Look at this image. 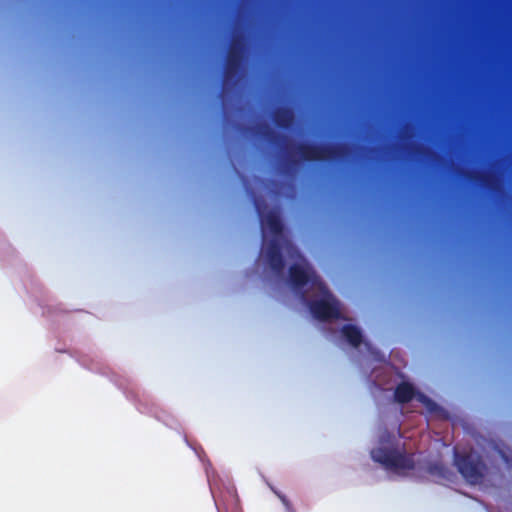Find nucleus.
Segmentation results:
<instances>
[{"label": "nucleus", "instance_id": "10", "mask_svg": "<svg viewBox=\"0 0 512 512\" xmlns=\"http://www.w3.org/2000/svg\"><path fill=\"white\" fill-rule=\"evenodd\" d=\"M293 112L287 107L277 108L273 113L275 124L283 129L289 128L293 123Z\"/></svg>", "mask_w": 512, "mask_h": 512}, {"label": "nucleus", "instance_id": "3", "mask_svg": "<svg viewBox=\"0 0 512 512\" xmlns=\"http://www.w3.org/2000/svg\"><path fill=\"white\" fill-rule=\"evenodd\" d=\"M371 457L387 470L405 473L415 468L414 453L399 451L395 448L377 447L371 451Z\"/></svg>", "mask_w": 512, "mask_h": 512}, {"label": "nucleus", "instance_id": "9", "mask_svg": "<svg viewBox=\"0 0 512 512\" xmlns=\"http://www.w3.org/2000/svg\"><path fill=\"white\" fill-rule=\"evenodd\" d=\"M416 396V391L412 384L408 382L400 383L394 392L395 400L400 404L410 402Z\"/></svg>", "mask_w": 512, "mask_h": 512}, {"label": "nucleus", "instance_id": "2", "mask_svg": "<svg viewBox=\"0 0 512 512\" xmlns=\"http://www.w3.org/2000/svg\"><path fill=\"white\" fill-rule=\"evenodd\" d=\"M288 252L292 258L299 260L289 268V280L294 290L300 291L306 285L311 289H323L324 282L317 275L314 269L308 264L299 250L293 245H289Z\"/></svg>", "mask_w": 512, "mask_h": 512}, {"label": "nucleus", "instance_id": "16", "mask_svg": "<svg viewBox=\"0 0 512 512\" xmlns=\"http://www.w3.org/2000/svg\"><path fill=\"white\" fill-rule=\"evenodd\" d=\"M280 498H281V500H282L284 503H286V499H285V497H280Z\"/></svg>", "mask_w": 512, "mask_h": 512}, {"label": "nucleus", "instance_id": "6", "mask_svg": "<svg viewBox=\"0 0 512 512\" xmlns=\"http://www.w3.org/2000/svg\"><path fill=\"white\" fill-rule=\"evenodd\" d=\"M320 299L307 301V305L313 317L319 321L344 319L341 315L339 301L330 292L324 283L323 289H316Z\"/></svg>", "mask_w": 512, "mask_h": 512}, {"label": "nucleus", "instance_id": "11", "mask_svg": "<svg viewBox=\"0 0 512 512\" xmlns=\"http://www.w3.org/2000/svg\"><path fill=\"white\" fill-rule=\"evenodd\" d=\"M428 472L432 475H437L441 478H447V474L449 473V469L440 463L430 464L428 467Z\"/></svg>", "mask_w": 512, "mask_h": 512}, {"label": "nucleus", "instance_id": "15", "mask_svg": "<svg viewBox=\"0 0 512 512\" xmlns=\"http://www.w3.org/2000/svg\"><path fill=\"white\" fill-rule=\"evenodd\" d=\"M301 298H302L303 301H306V296H305L304 292L301 293Z\"/></svg>", "mask_w": 512, "mask_h": 512}, {"label": "nucleus", "instance_id": "8", "mask_svg": "<svg viewBox=\"0 0 512 512\" xmlns=\"http://www.w3.org/2000/svg\"><path fill=\"white\" fill-rule=\"evenodd\" d=\"M341 334L344 339L352 346L359 347L363 341V335L361 330L352 324H346L341 328Z\"/></svg>", "mask_w": 512, "mask_h": 512}, {"label": "nucleus", "instance_id": "14", "mask_svg": "<svg viewBox=\"0 0 512 512\" xmlns=\"http://www.w3.org/2000/svg\"><path fill=\"white\" fill-rule=\"evenodd\" d=\"M286 160H287V164H288L289 166H296V165L298 164V162H299V161H298L297 159H295V158H294L290 153L287 155Z\"/></svg>", "mask_w": 512, "mask_h": 512}, {"label": "nucleus", "instance_id": "7", "mask_svg": "<svg viewBox=\"0 0 512 512\" xmlns=\"http://www.w3.org/2000/svg\"><path fill=\"white\" fill-rule=\"evenodd\" d=\"M242 60L243 46L237 40H233V42L230 45L226 59V66L224 72L225 82L229 80L235 81L237 79L241 68Z\"/></svg>", "mask_w": 512, "mask_h": 512}, {"label": "nucleus", "instance_id": "12", "mask_svg": "<svg viewBox=\"0 0 512 512\" xmlns=\"http://www.w3.org/2000/svg\"><path fill=\"white\" fill-rule=\"evenodd\" d=\"M417 400L419 402H421L423 405H425V407L430 412L436 411L437 408H438L437 404L431 398H429L428 396H426L423 393H418L417 394Z\"/></svg>", "mask_w": 512, "mask_h": 512}, {"label": "nucleus", "instance_id": "1", "mask_svg": "<svg viewBox=\"0 0 512 512\" xmlns=\"http://www.w3.org/2000/svg\"><path fill=\"white\" fill-rule=\"evenodd\" d=\"M254 207L259 217L263 242L265 243L266 234L269 233L272 238L265 247L267 262L276 275L283 273L285 262L281 253L280 238L283 234V224L279 214L270 210L265 212L267 205L262 198L254 199Z\"/></svg>", "mask_w": 512, "mask_h": 512}, {"label": "nucleus", "instance_id": "4", "mask_svg": "<svg viewBox=\"0 0 512 512\" xmlns=\"http://www.w3.org/2000/svg\"><path fill=\"white\" fill-rule=\"evenodd\" d=\"M454 463L468 483L479 484L483 481L486 465L478 453L474 451L455 452Z\"/></svg>", "mask_w": 512, "mask_h": 512}, {"label": "nucleus", "instance_id": "13", "mask_svg": "<svg viewBox=\"0 0 512 512\" xmlns=\"http://www.w3.org/2000/svg\"><path fill=\"white\" fill-rule=\"evenodd\" d=\"M259 134H261L262 136L267 137V138L276 136L274 131L267 126H260Z\"/></svg>", "mask_w": 512, "mask_h": 512}, {"label": "nucleus", "instance_id": "5", "mask_svg": "<svg viewBox=\"0 0 512 512\" xmlns=\"http://www.w3.org/2000/svg\"><path fill=\"white\" fill-rule=\"evenodd\" d=\"M299 158L305 162H324L340 159L344 155L343 144L300 143L297 145Z\"/></svg>", "mask_w": 512, "mask_h": 512}]
</instances>
